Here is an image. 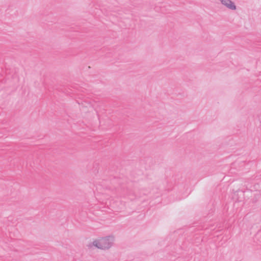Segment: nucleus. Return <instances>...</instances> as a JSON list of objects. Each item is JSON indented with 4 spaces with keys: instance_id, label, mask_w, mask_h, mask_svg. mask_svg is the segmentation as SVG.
Listing matches in <instances>:
<instances>
[{
    "instance_id": "2",
    "label": "nucleus",
    "mask_w": 261,
    "mask_h": 261,
    "mask_svg": "<svg viewBox=\"0 0 261 261\" xmlns=\"http://www.w3.org/2000/svg\"><path fill=\"white\" fill-rule=\"evenodd\" d=\"M221 4L227 9L231 10H236L237 7L235 4L231 0H219Z\"/></svg>"
},
{
    "instance_id": "1",
    "label": "nucleus",
    "mask_w": 261,
    "mask_h": 261,
    "mask_svg": "<svg viewBox=\"0 0 261 261\" xmlns=\"http://www.w3.org/2000/svg\"><path fill=\"white\" fill-rule=\"evenodd\" d=\"M115 238L114 236H108L94 241L92 243H89L87 247L89 248H91L93 246H94L101 250H108L112 247Z\"/></svg>"
}]
</instances>
